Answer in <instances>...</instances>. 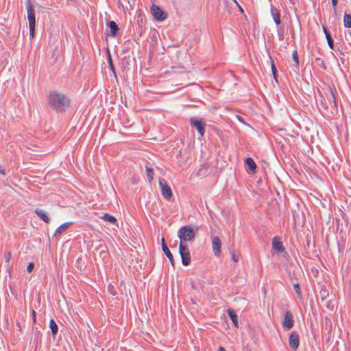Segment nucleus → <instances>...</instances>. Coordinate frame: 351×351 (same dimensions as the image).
<instances>
[{
	"mask_svg": "<svg viewBox=\"0 0 351 351\" xmlns=\"http://www.w3.org/2000/svg\"><path fill=\"white\" fill-rule=\"evenodd\" d=\"M17 326H18V328H20L21 326H20V324L19 323H17Z\"/></svg>",
	"mask_w": 351,
	"mask_h": 351,
	"instance_id": "obj_44",
	"label": "nucleus"
},
{
	"mask_svg": "<svg viewBox=\"0 0 351 351\" xmlns=\"http://www.w3.org/2000/svg\"><path fill=\"white\" fill-rule=\"evenodd\" d=\"M158 182L162 197L167 200H171L173 193L171 189L168 185L167 181L164 178H160Z\"/></svg>",
	"mask_w": 351,
	"mask_h": 351,
	"instance_id": "obj_6",
	"label": "nucleus"
},
{
	"mask_svg": "<svg viewBox=\"0 0 351 351\" xmlns=\"http://www.w3.org/2000/svg\"><path fill=\"white\" fill-rule=\"evenodd\" d=\"M338 0H332V5L334 8H335L337 5Z\"/></svg>",
	"mask_w": 351,
	"mask_h": 351,
	"instance_id": "obj_38",
	"label": "nucleus"
},
{
	"mask_svg": "<svg viewBox=\"0 0 351 351\" xmlns=\"http://www.w3.org/2000/svg\"><path fill=\"white\" fill-rule=\"evenodd\" d=\"M232 258L236 263L239 261V256L234 252H232Z\"/></svg>",
	"mask_w": 351,
	"mask_h": 351,
	"instance_id": "obj_37",
	"label": "nucleus"
},
{
	"mask_svg": "<svg viewBox=\"0 0 351 351\" xmlns=\"http://www.w3.org/2000/svg\"><path fill=\"white\" fill-rule=\"evenodd\" d=\"M291 38H292L293 39H294V38H295V34H294L293 31L291 32Z\"/></svg>",
	"mask_w": 351,
	"mask_h": 351,
	"instance_id": "obj_42",
	"label": "nucleus"
},
{
	"mask_svg": "<svg viewBox=\"0 0 351 351\" xmlns=\"http://www.w3.org/2000/svg\"><path fill=\"white\" fill-rule=\"evenodd\" d=\"M293 289L295 292L296 293L298 298H302V293L300 289V286L299 284L293 285Z\"/></svg>",
	"mask_w": 351,
	"mask_h": 351,
	"instance_id": "obj_30",
	"label": "nucleus"
},
{
	"mask_svg": "<svg viewBox=\"0 0 351 351\" xmlns=\"http://www.w3.org/2000/svg\"><path fill=\"white\" fill-rule=\"evenodd\" d=\"M319 95L320 97V104L324 110L328 111L329 108H330V111L332 112L333 110L337 109L335 92L331 86H328L323 90V93L319 91Z\"/></svg>",
	"mask_w": 351,
	"mask_h": 351,
	"instance_id": "obj_2",
	"label": "nucleus"
},
{
	"mask_svg": "<svg viewBox=\"0 0 351 351\" xmlns=\"http://www.w3.org/2000/svg\"><path fill=\"white\" fill-rule=\"evenodd\" d=\"M196 232L190 226H184L180 228L178 232V237L180 239V243L186 244V241H193L195 237Z\"/></svg>",
	"mask_w": 351,
	"mask_h": 351,
	"instance_id": "obj_3",
	"label": "nucleus"
},
{
	"mask_svg": "<svg viewBox=\"0 0 351 351\" xmlns=\"http://www.w3.org/2000/svg\"><path fill=\"white\" fill-rule=\"evenodd\" d=\"M239 10H240L241 12H244L243 8L241 6L239 5Z\"/></svg>",
	"mask_w": 351,
	"mask_h": 351,
	"instance_id": "obj_43",
	"label": "nucleus"
},
{
	"mask_svg": "<svg viewBox=\"0 0 351 351\" xmlns=\"http://www.w3.org/2000/svg\"><path fill=\"white\" fill-rule=\"evenodd\" d=\"M323 31L325 34V36H326V40H327V43H328V45L329 46V47L331 49H334V42H333V40H332V38L330 35V32L328 30V29L325 27V26H323Z\"/></svg>",
	"mask_w": 351,
	"mask_h": 351,
	"instance_id": "obj_19",
	"label": "nucleus"
},
{
	"mask_svg": "<svg viewBox=\"0 0 351 351\" xmlns=\"http://www.w3.org/2000/svg\"><path fill=\"white\" fill-rule=\"evenodd\" d=\"M237 119H238V120H239L240 122H241V123H244V119H243V118L242 117H241V116H237Z\"/></svg>",
	"mask_w": 351,
	"mask_h": 351,
	"instance_id": "obj_39",
	"label": "nucleus"
},
{
	"mask_svg": "<svg viewBox=\"0 0 351 351\" xmlns=\"http://www.w3.org/2000/svg\"><path fill=\"white\" fill-rule=\"evenodd\" d=\"M5 256V261L6 262H9V261L11 259V257H12V254L11 252L9 251L8 252H6L4 255Z\"/></svg>",
	"mask_w": 351,
	"mask_h": 351,
	"instance_id": "obj_36",
	"label": "nucleus"
},
{
	"mask_svg": "<svg viewBox=\"0 0 351 351\" xmlns=\"http://www.w3.org/2000/svg\"><path fill=\"white\" fill-rule=\"evenodd\" d=\"M245 165L247 167V168L253 173L256 171V169L257 168L256 164L254 161V160L248 157L245 158Z\"/></svg>",
	"mask_w": 351,
	"mask_h": 351,
	"instance_id": "obj_20",
	"label": "nucleus"
},
{
	"mask_svg": "<svg viewBox=\"0 0 351 351\" xmlns=\"http://www.w3.org/2000/svg\"><path fill=\"white\" fill-rule=\"evenodd\" d=\"M294 324V319L292 313L290 311H287L284 317L282 322V327L285 330H290Z\"/></svg>",
	"mask_w": 351,
	"mask_h": 351,
	"instance_id": "obj_9",
	"label": "nucleus"
},
{
	"mask_svg": "<svg viewBox=\"0 0 351 351\" xmlns=\"http://www.w3.org/2000/svg\"><path fill=\"white\" fill-rule=\"evenodd\" d=\"M162 251L164 252V253L166 254V256L169 259L171 265L173 267H174V265H175V261H174L173 254L170 252L168 246L167 245L165 240L164 238L162 239Z\"/></svg>",
	"mask_w": 351,
	"mask_h": 351,
	"instance_id": "obj_12",
	"label": "nucleus"
},
{
	"mask_svg": "<svg viewBox=\"0 0 351 351\" xmlns=\"http://www.w3.org/2000/svg\"><path fill=\"white\" fill-rule=\"evenodd\" d=\"M278 35L279 37V40H282L284 38V29L283 27H279L278 29Z\"/></svg>",
	"mask_w": 351,
	"mask_h": 351,
	"instance_id": "obj_33",
	"label": "nucleus"
},
{
	"mask_svg": "<svg viewBox=\"0 0 351 351\" xmlns=\"http://www.w3.org/2000/svg\"><path fill=\"white\" fill-rule=\"evenodd\" d=\"M221 241L218 237H215L212 240V247L214 254L219 256L221 254Z\"/></svg>",
	"mask_w": 351,
	"mask_h": 351,
	"instance_id": "obj_11",
	"label": "nucleus"
},
{
	"mask_svg": "<svg viewBox=\"0 0 351 351\" xmlns=\"http://www.w3.org/2000/svg\"><path fill=\"white\" fill-rule=\"evenodd\" d=\"M300 344V337L297 332L293 331L289 337V345L290 348L293 350L296 351Z\"/></svg>",
	"mask_w": 351,
	"mask_h": 351,
	"instance_id": "obj_10",
	"label": "nucleus"
},
{
	"mask_svg": "<svg viewBox=\"0 0 351 351\" xmlns=\"http://www.w3.org/2000/svg\"><path fill=\"white\" fill-rule=\"evenodd\" d=\"M49 328L51 331V334L54 336L58 333V326L53 319H50Z\"/></svg>",
	"mask_w": 351,
	"mask_h": 351,
	"instance_id": "obj_26",
	"label": "nucleus"
},
{
	"mask_svg": "<svg viewBox=\"0 0 351 351\" xmlns=\"http://www.w3.org/2000/svg\"><path fill=\"white\" fill-rule=\"evenodd\" d=\"M47 101L53 110L60 113L64 112L71 103L68 96L56 90L49 92L47 95Z\"/></svg>",
	"mask_w": 351,
	"mask_h": 351,
	"instance_id": "obj_1",
	"label": "nucleus"
},
{
	"mask_svg": "<svg viewBox=\"0 0 351 351\" xmlns=\"http://www.w3.org/2000/svg\"><path fill=\"white\" fill-rule=\"evenodd\" d=\"M108 61L109 67H110L111 71L113 73V76L114 77L115 79H117V73H116V71H115V68L114 66V64H113V62H112V60L111 56H110V54L108 55Z\"/></svg>",
	"mask_w": 351,
	"mask_h": 351,
	"instance_id": "obj_27",
	"label": "nucleus"
},
{
	"mask_svg": "<svg viewBox=\"0 0 351 351\" xmlns=\"http://www.w3.org/2000/svg\"><path fill=\"white\" fill-rule=\"evenodd\" d=\"M32 315L33 325H35L36 323V313L34 309L32 310Z\"/></svg>",
	"mask_w": 351,
	"mask_h": 351,
	"instance_id": "obj_35",
	"label": "nucleus"
},
{
	"mask_svg": "<svg viewBox=\"0 0 351 351\" xmlns=\"http://www.w3.org/2000/svg\"><path fill=\"white\" fill-rule=\"evenodd\" d=\"M179 252L182 259V263L184 266H188L191 263V254L189 247L186 244L180 243Z\"/></svg>",
	"mask_w": 351,
	"mask_h": 351,
	"instance_id": "obj_5",
	"label": "nucleus"
},
{
	"mask_svg": "<svg viewBox=\"0 0 351 351\" xmlns=\"http://www.w3.org/2000/svg\"><path fill=\"white\" fill-rule=\"evenodd\" d=\"M151 12L155 19L157 21H163L167 17V14L158 5H152Z\"/></svg>",
	"mask_w": 351,
	"mask_h": 351,
	"instance_id": "obj_8",
	"label": "nucleus"
},
{
	"mask_svg": "<svg viewBox=\"0 0 351 351\" xmlns=\"http://www.w3.org/2000/svg\"><path fill=\"white\" fill-rule=\"evenodd\" d=\"M26 8L27 12V19L29 21V36L32 38L35 34L36 15L35 10L29 0H27L26 2Z\"/></svg>",
	"mask_w": 351,
	"mask_h": 351,
	"instance_id": "obj_4",
	"label": "nucleus"
},
{
	"mask_svg": "<svg viewBox=\"0 0 351 351\" xmlns=\"http://www.w3.org/2000/svg\"><path fill=\"white\" fill-rule=\"evenodd\" d=\"M315 62L317 66H320L321 68L326 70L327 69L326 64L325 63L324 60L320 58H315Z\"/></svg>",
	"mask_w": 351,
	"mask_h": 351,
	"instance_id": "obj_29",
	"label": "nucleus"
},
{
	"mask_svg": "<svg viewBox=\"0 0 351 351\" xmlns=\"http://www.w3.org/2000/svg\"><path fill=\"white\" fill-rule=\"evenodd\" d=\"M326 329L330 332L332 329V322L328 317H325Z\"/></svg>",
	"mask_w": 351,
	"mask_h": 351,
	"instance_id": "obj_31",
	"label": "nucleus"
},
{
	"mask_svg": "<svg viewBox=\"0 0 351 351\" xmlns=\"http://www.w3.org/2000/svg\"><path fill=\"white\" fill-rule=\"evenodd\" d=\"M191 286H192L193 288H195V286H194L193 283H192Z\"/></svg>",
	"mask_w": 351,
	"mask_h": 351,
	"instance_id": "obj_45",
	"label": "nucleus"
},
{
	"mask_svg": "<svg viewBox=\"0 0 351 351\" xmlns=\"http://www.w3.org/2000/svg\"><path fill=\"white\" fill-rule=\"evenodd\" d=\"M74 223L71 221V222H66V223H64L63 224H62L61 226H60L56 230L55 233H54V237H60L64 232H65L66 230V229L71 226V225H73Z\"/></svg>",
	"mask_w": 351,
	"mask_h": 351,
	"instance_id": "obj_16",
	"label": "nucleus"
},
{
	"mask_svg": "<svg viewBox=\"0 0 351 351\" xmlns=\"http://www.w3.org/2000/svg\"><path fill=\"white\" fill-rule=\"evenodd\" d=\"M218 351H226V349L223 347H219Z\"/></svg>",
	"mask_w": 351,
	"mask_h": 351,
	"instance_id": "obj_41",
	"label": "nucleus"
},
{
	"mask_svg": "<svg viewBox=\"0 0 351 351\" xmlns=\"http://www.w3.org/2000/svg\"><path fill=\"white\" fill-rule=\"evenodd\" d=\"M145 169H146V173H147V178L149 182H152V180H153V177H154L153 169L149 166H146Z\"/></svg>",
	"mask_w": 351,
	"mask_h": 351,
	"instance_id": "obj_28",
	"label": "nucleus"
},
{
	"mask_svg": "<svg viewBox=\"0 0 351 351\" xmlns=\"http://www.w3.org/2000/svg\"><path fill=\"white\" fill-rule=\"evenodd\" d=\"M34 268V263L32 262L29 263L27 267V272L31 273L33 271Z\"/></svg>",
	"mask_w": 351,
	"mask_h": 351,
	"instance_id": "obj_34",
	"label": "nucleus"
},
{
	"mask_svg": "<svg viewBox=\"0 0 351 351\" xmlns=\"http://www.w3.org/2000/svg\"><path fill=\"white\" fill-rule=\"evenodd\" d=\"M227 313L231 321L232 322L233 325L236 327H239V322H238V316L235 311L231 308H228L227 310Z\"/></svg>",
	"mask_w": 351,
	"mask_h": 351,
	"instance_id": "obj_17",
	"label": "nucleus"
},
{
	"mask_svg": "<svg viewBox=\"0 0 351 351\" xmlns=\"http://www.w3.org/2000/svg\"><path fill=\"white\" fill-rule=\"evenodd\" d=\"M107 25L110 29V33H108L107 35L116 37L118 35L119 29L117 24L114 21H111L107 24Z\"/></svg>",
	"mask_w": 351,
	"mask_h": 351,
	"instance_id": "obj_14",
	"label": "nucleus"
},
{
	"mask_svg": "<svg viewBox=\"0 0 351 351\" xmlns=\"http://www.w3.org/2000/svg\"><path fill=\"white\" fill-rule=\"evenodd\" d=\"M191 125L193 126L197 129L199 134L203 136L205 133L206 123L202 118L191 117L189 119Z\"/></svg>",
	"mask_w": 351,
	"mask_h": 351,
	"instance_id": "obj_7",
	"label": "nucleus"
},
{
	"mask_svg": "<svg viewBox=\"0 0 351 351\" xmlns=\"http://www.w3.org/2000/svg\"><path fill=\"white\" fill-rule=\"evenodd\" d=\"M269 59L271 60V69L273 77L275 80L277 84H278L277 69H276L274 62L271 56H269Z\"/></svg>",
	"mask_w": 351,
	"mask_h": 351,
	"instance_id": "obj_21",
	"label": "nucleus"
},
{
	"mask_svg": "<svg viewBox=\"0 0 351 351\" xmlns=\"http://www.w3.org/2000/svg\"><path fill=\"white\" fill-rule=\"evenodd\" d=\"M343 25L346 28L351 27V14L347 12H345L343 15Z\"/></svg>",
	"mask_w": 351,
	"mask_h": 351,
	"instance_id": "obj_25",
	"label": "nucleus"
},
{
	"mask_svg": "<svg viewBox=\"0 0 351 351\" xmlns=\"http://www.w3.org/2000/svg\"><path fill=\"white\" fill-rule=\"evenodd\" d=\"M319 296L321 298V300L324 302L325 300H326L329 296V291L326 289V286H322L321 289L319 291Z\"/></svg>",
	"mask_w": 351,
	"mask_h": 351,
	"instance_id": "obj_22",
	"label": "nucleus"
},
{
	"mask_svg": "<svg viewBox=\"0 0 351 351\" xmlns=\"http://www.w3.org/2000/svg\"><path fill=\"white\" fill-rule=\"evenodd\" d=\"M136 23L138 25V27L136 28V32L139 34V36H141L143 32V20L141 16H138Z\"/></svg>",
	"mask_w": 351,
	"mask_h": 351,
	"instance_id": "obj_23",
	"label": "nucleus"
},
{
	"mask_svg": "<svg viewBox=\"0 0 351 351\" xmlns=\"http://www.w3.org/2000/svg\"><path fill=\"white\" fill-rule=\"evenodd\" d=\"M0 173L2 175H5V171L3 169H2L1 166L0 165Z\"/></svg>",
	"mask_w": 351,
	"mask_h": 351,
	"instance_id": "obj_40",
	"label": "nucleus"
},
{
	"mask_svg": "<svg viewBox=\"0 0 351 351\" xmlns=\"http://www.w3.org/2000/svg\"><path fill=\"white\" fill-rule=\"evenodd\" d=\"M270 11L275 23L279 25L281 23L280 11L273 5H271Z\"/></svg>",
	"mask_w": 351,
	"mask_h": 351,
	"instance_id": "obj_13",
	"label": "nucleus"
},
{
	"mask_svg": "<svg viewBox=\"0 0 351 351\" xmlns=\"http://www.w3.org/2000/svg\"><path fill=\"white\" fill-rule=\"evenodd\" d=\"M101 219L107 222L112 223V224H114L117 223V219L114 216H112L108 213H105L101 217Z\"/></svg>",
	"mask_w": 351,
	"mask_h": 351,
	"instance_id": "obj_24",
	"label": "nucleus"
},
{
	"mask_svg": "<svg viewBox=\"0 0 351 351\" xmlns=\"http://www.w3.org/2000/svg\"><path fill=\"white\" fill-rule=\"evenodd\" d=\"M293 60L297 66H299V58L297 50H294L292 53Z\"/></svg>",
	"mask_w": 351,
	"mask_h": 351,
	"instance_id": "obj_32",
	"label": "nucleus"
},
{
	"mask_svg": "<svg viewBox=\"0 0 351 351\" xmlns=\"http://www.w3.org/2000/svg\"><path fill=\"white\" fill-rule=\"evenodd\" d=\"M34 213L44 222L47 223H49L50 219L43 210L40 208H36Z\"/></svg>",
	"mask_w": 351,
	"mask_h": 351,
	"instance_id": "obj_18",
	"label": "nucleus"
},
{
	"mask_svg": "<svg viewBox=\"0 0 351 351\" xmlns=\"http://www.w3.org/2000/svg\"><path fill=\"white\" fill-rule=\"evenodd\" d=\"M272 247L276 250L278 252H283L285 250V248L282 244V242L280 241V239L276 237L272 240Z\"/></svg>",
	"mask_w": 351,
	"mask_h": 351,
	"instance_id": "obj_15",
	"label": "nucleus"
}]
</instances>
